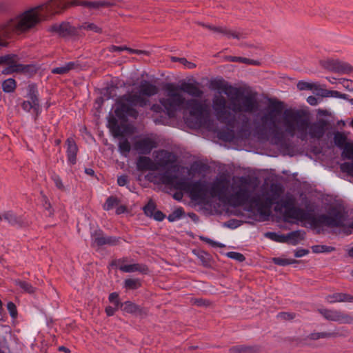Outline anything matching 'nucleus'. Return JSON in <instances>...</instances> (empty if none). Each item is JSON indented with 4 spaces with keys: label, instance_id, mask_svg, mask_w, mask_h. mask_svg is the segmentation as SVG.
Instances as JSON below:
<instances>
[{
    "label": "nucleus",
    "instance_id": "1",
    "mask_svg": "<svg viewBox=\"0 0 353 353\" xmlns=\"http://www.w3.org/2000/svg\"><path fill=\"white\" fill-rule=\"evenodd\" d=\"M281 113V107L272 105L263 117L262 121L275 130H279L281 125L287 134L291 136L296 134L301 139H305L307 135L320 138L324 134L325 124L323 122L310 124L296 112L285 111L282 117Z\"/></svg>",
    "mask_w": 353,
    "mask_h": 353
},
{
    "label": "nucleus",
    "instance_id": "2",
    "mask_svg": "<svg viewBox=\"0 0 353 353\" xmlns=\"http://www.w3.org/2000/svg\"><path fill=\"white\" fill-rule=\"evenodd\" d=\"M166 97V99H161L160 103L170 117H174L176 112L183 110V113H189L197 122L201 123L210 114V107L206 101H186L179 92V88L172 85L167 87Z\"/></svg>",
    "mask_w": 353,
    "mask_h": 353
},
{
    "label": "nucleus",
    "instance_id": "3",
    "mask_svg": "<svg viewBox=\"0 0 353 353\" xmlns=\"http://www.w3.org/2000/svg\"><path fill=\"white\" fill-rule=\"evenodd\" d=\"M225 94L230 99V105H226L225 98L215 95L212 101V108L217 119L225 123H230L235 119V115L240 112H252L256 107V101L250 97L240 99L236 88L230 87L225 90Z\"/></svg>",
    "mask_w": 353,
    "mask_h": 353
},
{
    "label": "nucleus",
    "instance_id": "4",
    "mask_svg": "<svg viewBox=\"0 0 353 353\" xmlns=\"http://www.w3.org/2000/svg\"><path fill=\"white\" fill-rule=\"evenodd\" d=\"M46 8L44 4L31 7L0 23V46H3L2 38L8 37L14 32H28L34 28L43 19Z\"/></svg>",
    "mask_w": 353,
    "mask_h": 353
},
{
    "label": "nucleus",
    "instance_id": "5",
    "mask_svg": "<svg viewBox=\"0 0 353 353\" xmlns=\"http://www.w3.org/2000/svg\"><path fill=\"white\" fill-rule=\"evenodd\" d=\"M159 181L166 185H171L175 189L185 191L189 194L192 200L198 203H205L210 196H214L228 192V181L221 177L214 184L210 191L208 187L202 183H189L185 180L176 181L175 179L171 178L166 174L160 176Z\"/></svg>",
    "mask_w": 353,
    "mask_h": 353
},
{
    "label": "nucleus",
    "instance_id": "6",
    "mask_svg": "<svg viewBox=\"0 0 353 353\" xmlns=\"http://www.w3.org/2000/svg\"><path fill=\"white\" fill-rule=\"evenodd\" d=\"M158 89L156 85L144 81L137 88L136 92L125 95L117 103L114 110L116 116L119 119H124L128 117L136 118L137 112L134 109L137 105L143 107L148 101L143 96L150 97L157 94Z\"/></svg>",
    "mask_w": 353,
    "mask_h": 353
},
{
    "label": "nucleus",
    "instance_id": "7",
    "mask_svg": "<svg viewBox=\"0 0 353 353\" xmlns=\"http://www.w3.org/2000/svg\"><path fill=\"white\" fill-rule=\"evenodd\" d=\"M315 225L320 227L341 228L345 232L353 231V221L346 220L345 214L339 209H333L327 214L321 215L315 220Z\"/></svg>",
    "mask_w": 353,
    "mask_h": 353
},
{
    "label": "nucleus",
    "instance_id": "8",
    "mask_svg": "<svg viewBox=\"0 0 353 353\" xmlns=\"http://www.w3.org/2000/svg\"><path fill=\"white\" fill-rule=\"evenodd\" d=\"M174 157L171 153L165 151H159L156 155V162H153L150 158L141 157L137 161V167L139 170H156L160 168H168L171 167V163Z\"/></svg>",
    "mask_w": 353,
    "mask_h": 353
},
{
    "label": "nucleus",
    "instance_id": "9",
    "mask_svg": "<svg viewBox=\"0 0 353 353\" xmlns=\"http://www.w3.org/2000/svg\"><path fill=\"white\" fill-rule=\"evenodd\" d=\"M249 183L246 178L236 177L233 179L232 199L234 205H243L249 198Z\"/></svg>",
    "mask_w": 353,
    "mask_h": 353
},
{
    "label": "nucleus",
    "instance_id": "10",
    "mask_svg": "<svg viewBox=\"0 0 353 353\" xmlns=\"http://www.w3.org/2000/svg\"><path fill=\"white\" fill-rule=\"evenodd\" d=\"M0 65H6V68L2 71V73L5 74H9L13 72H22L30 75L32 72L35 71L34 66L17 63L15 55L1 57Z\"/></svg>",
    "mask_w": 353,
    "mask_h": 353
},
{
    "label": "nucleus",
    "instance_id": "11",
    "mask_svg": "<svg viewBox=\"0 0 353 353\" xmlns=\"http://www.w3.org/2000/svg\"><path fill=\"white\" fill-rule=\"evenodd\" d=\"M27 97L28 100L24 101L21 104L23 110L37 116L41 112V107L37 97V91L34 86H29Z\"/></svg>",
    "mask_w": 353,
    "mask_h": 353
},
{
    "label": "nucleus",
    "instance_id": "12",
    "mask_svg": "<svg viewBox=\"0 0 353 353\" xmlns=\"http://www.w3.org/2000/svg\"><path fill=\"white\" fill-rule=\"evenodd\" d=\"M321 314L327 320L336 321L340 323H351L353 317L347 314L342 313L337 310L322 309Z\"/></svg>",
    "mask_w": 353,
    "mask_h": 353
},
{
    "label": "nucleus",
    "instance_id": "13",
    "mask_svg": "<svg viewBox=\"0 0 353 353\" xmlns=\"http://www.w3.org/2000/svg\"><path fill=\"white\" fill-rule=\"evenodd\" d=\"M48 30L55 35L67 37L77 34V29L68 22L55 23L49 27Z\"/></svg>",
    "mask_w": 353,
    "mask_h": 353
},
{
    "label": "nucleus",
    "instance_id": "14",
    "mask_svg": "<svg viewBox=\"0 0 353 353\" xmlns=\"http://www.w3.org/2000/svg\"><path fill=\"white\" fill-rule=\"evenodd\" d=\"M284 208V215L286 218L303 220L305 219V212L299 208H295L293 205V201L289 200L287 203L283 205Z\"/></svg>",
    "mask_w": 353,
    "mask_h": 353
},
{
    "label": "nucleus",
    "instance_id": "15",
    "mask_svg": "<svg viewBox=\"0 0 353 353\" xmlns=\"http://www.w3.org/2000/svg\"><path fill=\"white\" fill-rule=\"evenodd\" d=\"M342 150V156L345 159L352 160V162L343 163L341 168L343 171L353 175V142H350Z\"/></svg>",
    "mask_w": 353,
    "mask_h": 353
},
{
    "label": "nucleus",
    "instance_id": "16",
    "mask_svg": "<svg viewBox=\"0 0 353 353\" xmlns=\"http://www.w3.org/2000/svg\"><path fill=\"white\" fill-rule=\"evenodd\" d=\"M155 147L154 141L149 137L143 138L134 143V149L141 154H148Z\"/></svg>",
    "mask_w": 353,
    "mask_h": 353
},
{
    "label": "nucleus",
    "instance_id": "17",
    "mask_svg": "<svg viewBox=\"0 0 353 353\" xmlns=\"http://www.w3.org/2000/svg\"><path fill=\"white\" fill-rule=\"evenodd\" d=\"M321 64L324 68L334 72H345L350 70V67L343 65L341 62L334 59L322 61Z\"/></svg>",
    "mask_w": 353,
    "mask_h": 353
},
{
    "label": "nucleus",
    "instance_id": "18",
    "mask_svg": "<svg viewBox=\"0 0 353 353\" xmlns=\"http://www.w3.org/2000/svg\"><path fill=\"white\" fill-rule=\"evenodd\" d=\"M108 127L112 135L115 137L124 136L125 134V132L122 130L121 128L118 124V121L113 117L109 118Z\"/></svg>",
    "mask_w": 353,
    "mask_h": 353
},
{
    "label": "nucleus",
    "instance_id": "19",
    "mask_svg": "<svg viewBox=\"0 0 353 353\" xmlns=\"http://www.w3.org/2000/svg\"><path fill=\"white\" fill-rule=\"evenodd\" d=\"M297 88L299 90H312L318 94L321 90V85L318 83L305 81H299L297 83Z\"/></svg>",
    "mask_w": 353,
    "mask_h": 353
},
{
    "label": "nucleus",
    "instance_id": "20",
    "mask_svg": "<svg viewBox=\"0 0 353 353\" xmlns=\"http://www.w3.org/2000/svg\"><path fill=\"white\" fill-rule=\"evenodd\" d=\"M326 301L330 303L337 302H352L353 296L347 294L335 293L326 296Z\"/></svg>",
    "mask_w": 353,
    "mask_h": 353
},
{
    "label": "nucleus",
    "instance_id": "21",
    "mask_svg": "<svg viewBox=\"0 0 353 353\" xmlns=\"http://www.w3.org/2000/svg\"><path fill=\"white\" fill-rule=\"evenodd\" d=\"M180 90L194 97H199L203 93L197 86L189 83H183L180 87Z\"/></svg>",
    "mask_w": 353,
    "mask_h": 353
},
{
    "label": "nucleus",
    "instance_id": "22",
    "mask_svg": "<svg viewBox=\"0 0 353 353\" xmlns=\"http://www.w3.org/2000/svg\"><path fill=\"white\" fill-rule=\"evenodd\" d=\"M77 153V147L72 139L67 140V155L68 161L74 164L76 163V156Z\"/></svg>",
    "mask_w": 353,
    "mask_h": 353
},
{
    "label": "nucleus",
    "instance_id": "23",
    "mask_svg": "<svg viewBox=\"0 0 353 353\" xmlns=\"http://www.w3.org/2000/svg\"><path fill=\"white\" fill-rule=\"evenodd\" d=\"M71 4L74 6H82L90 8H99L108 6V3L105 1H87L81 0H71Z\"/></svg>",
    "mask_w": 353,
    "mask_h": 353
},
{
    "label": "nucleus",
    "instance_id": "24",
    "mask_svg": "<svg viewBox=\"0 0 353 353\" xmlns=\"http://www.w3.org/2000/svg\"><path fill=\"white\" fill-rule=\"evenodd\" d=\"M304 233L301 231H294L285 235V243L292 245L298 244L303 239Z\"/></svg>",
    "mask_w": 353,
    "mask_h": 353
},
{
    "label": "nucleus",
    "instance_id": "25",
    "mask_svg": "<svg viewBox=\"0 0 353 353\" xmlns=\"http://www.w3.org/2000/svg\"><path fill=\"white\" fill-rule=\"evenodd\" d=\"M272 200H267L263 205H260L258 202H254L251 205L252 207L256 208V211L261 215L268 214L271 205L272 204Z\"/></svg>",
    "mask_w": 353,
    "mask_h": 353
},
{
    "label": "nucleus",
    "instance_id": "26",
    "mask_svg": "<svg viewBox=\"0 0 353 353\" xmlns=\"http://www.w3.org/2000/svg\"><path fill=\"white\" fill-rule=\"evenodd\" d=\"M334 141L335 145L341 149L344 148L350 142L347 140V137L341 132H337L335 134Z\"/></svg>",
    "mask_w": 353,
    "mask_h": 353
},
{
    "label": "nucleus",
    "instance_id": "27",
    "mask_svg": "<svg viewBox=\"0 0 353 353\" xmlns=\"http://www.w3.org/2000/svg\"><path fill=\"white\" fill-rule=\"evenodd\" d=\"M323 97H333V98H340L346 99L347 95L345 94H341V92L336 90H327L321 88L320 90V93L319 94Z\"/></svg>",
    "mask_w": 353,
    "mask_h": 353
},
{
    "label": "nucleus",
    "instance_id": "28",
    "mask_svg": "<svg viewBox=\"0 0 353 353\" xmlns=\"http://www.w3.org/2000/svg\"><path fill=\"white\" fill-rule=\"evenodd\" d=\"M74 68V63L69 62L61 66L54 68L52 70V72L54 74H64L69 72L71 70Z\"/></svg>",
    "mask_w": 353,
    "mask_h": 353
},
{
    "label": "nucleus",
    "instance_id": "29",
    "mask_svg": "<svg viewBox=\"0 0 353 353\" xmlns=\"http://www.w3.org/2000/svg\"><path fill=\"white\" fill-rule=\"evenodd\" d=\"M121 271L124 272H144L145 267H141L139 264L122 265L119 267Z\"/></svg>",
    "mask_w": 353,
    "mask_h": 353
},
{
    "label": "nucleus",
    "instance_id": "30",
    "mask_svg": "<svg viewBox=\"0 0 353 353\" xmlns=\"http://www.w3.org/2000/svg\"><path fill=\"white\" fill-rule=\"evenodd\" d=\"M121 309L128 313L135 314L139 311V307L134 303L126 301L121 304Z\"/></svg>",
    "mask_w": 353,
    "mask_h": 353
},
{
    "label": "nucleus",
    "instance_id": "31",
    "mask_svg": "<svg viewBox=\"0 0 353 353\" xmlns=\"http://www.w3.org/2000/svg\"><path fill=\"white\" fill-rule=\"evenodd\" d=\"M94 243H96L97 245H104V244H109V245H114L117 242V239L113 237H105V236H95L94 237Z\"/></svg>",
    "mask_w": 353,
    "mask_h": 353
},
{
    "label": "nucleus",
    "instance_id": "32",
    "mask_svg": "<svg viewBox=\"0 0 353 353\" xmlns=\"http://www.w3.org/2000/svg\"><path fill=\"white\" fill-rule=\"evenodd\" d=\"M2 88L5 92H12L16 88V82L13 79H8L2 83Z\"/></svg>",
    "mask_w": 353,
    "mask_h": 353
},
{
    "label": "nucleus",
    "instance_id": "33",
    "mask_svg": "<svg viewBox=\"0 0 353 353\" xmlns=\"http://www.w3.org/2000/svg\"><path fill=\"white\" fill-rule=\"evenodd\" d=\"M184 214V211L182 208L179 207L174 210V211L169 214L168 219L170 222L178 221L182 218Z\"/></svg>",
    "mask_w": 353,
    "mask_h": 353
},
{
    "label": "nucleus",
    "instance_id": "34",
    "mask_svg": "<svg viewBox=\"0 0 353 353\" xmlns=\"http://www.w3.org/2000/svg\"><path fill=\"white\" fill-rule=\"evenodd\" d=\"M265 236L279 243H285V235L281 234V233H276V232H268L265 234Z\"/></svg>",
    "mask_w": 353,
    "mask_h": 353
},
{
    "label": "nucleus",
    "instance_id": "35",
    "mask_svg": "<svg viewBox=\"0 0 353 353\" xmlns=\"http://www.w3.org/2000/svg\"><path fill=\"white\" fill-rule=\"evenodd\" d=\"M7 221L11 225H15L18 223L17 216L10 212H5L3 214H0V221Z\"/></svg>",
    "mask_w": 353,
    "mask_h": 353
},
{
    "label": "nucleus",
    "instance_id": "36",
    "mask_svg": "<svg viewBox=\"0 0 353 353\" xmlns=\"http://www.w3.org/2000/svg\"><path fill=\"white\" fill-rule=\"evenodd\" d=\"M312 250L314 253L331 252L334 250V248L331 246L318 245L312 246Z\"/></svg>",
    "mask_w": 353,
    "mask_h": 353
},
{
    "label": "nucleus",
    "instance_id": "37",
    "mask_svg": "<svg viewBox=\"0 0 353 353\" xmlns=\"http://www.w3.org/2000/svg\"><path fill=\"white\" fill-rule=\"evenodd\" d=\"M227 60L234 62H242L247 64L256 65L257 62L256 61L250 60L246 58H243L240 57H232L230 56L227 57Z\"/></svg>",
    "mask_w": 353,
    "mask_h": 353
},
{
    "label": "nucleus",
    "instance_id": "38",
    "mask_svg": "<svg viewBox=\"0 0 353 353\" xmlns=\"http://www.w3.org/2000/svg\"><path fill=\"white\" fill-rule=\"evenodd\" d=\"M118 204V199L115 197H109L103 205V209L105 210H110L113 208L114 206Z\"/></svg>",
    "mask_w": 353,
    "mask_h": 353
},
{
    "label": "nucleus",
    "instance_id": "39",
    "mask_svg": "<svg viewBox=\"0 0 353 353\" xmlns=\"http://www.w3.org/2000/svg\"><path fill=\"white\" fill-rule=\"evenodd\" d=\"M145 214L151 217L154 212L156 211V205L154 202L149 201L148 203L143 208Z\"/></svg>",
    "mask_w": 353,
    "mask_h": 353
},
{
    "label": "nucleus",
    "instance_id": "40",
    "mask_svg": "<svg viewBox=\"0 0 353 353\" xmlns=\"http://www.w3.org/2000/svg\"><path fill=\"white\" fill-rule=\"evenodd\" d=\"M119 150L121 153L126 154L130 150V144L128 140H121L119 144Z\"/></svg>",
    "mask_w": 353,
    "mask_h": 353
},
{
    "label": "nucleus",
    "instance_id": "41",
    "mask_svg": "<svg viewBox=\"0 0 353 353\" xmlns=\"http://www.w3.org/2000/svg\"><path fill=\"white\" fill-rule=\"evenodd\" d=\"M140 286L138 279H130L125 281V287L128 289H137Z\"/></svg>",
    "mask_w": 353,
    "mask_h": 353
},
{
    "label": "nucleus",
    "instance_id": "42",
    "mask_svg": "<svg viewBox=\"0 0 353 353\" xmlns=\"http://www.w3.org/2000/svg\"><path fill=\"white\" fill-rule=\"evenodd\" d=\"M16 284L18 286H19L20 288L23 290L24 292H27L29 293H32L34 292L33 287L25 281H17Z\"/></svg>",
    "mask_w": 353,
    "mask_h": 353
},
{
    "label": "nucleus",
    "instance_id": "43",
    "mask_svg": "<svg viewBox=\"0 0 353 353\" xmlns=\"http://www.w3.org/2000/svg\"><path fill=\"white\" fill-rule=\"evenodd\" d=\"M80 28L86 29L88 30H92L95 32H99L101 30V28L99 27H98L97 25H95L94 23H84L81 26Z\"/></svg>",
    "mask_w": 353,
    "mask_h": 353
},
{
    "label": "nucleus",
    "instance_id": "44",
    "mask_svg": "<svg viewBox=\"0 0 353 353\" xmlns=\"http://www.w3.org/2000/svg\"><path fill=\"white\" fill-rule=\"evenodd\" d=\"M273 261L275 264L282 266L292 264L293 263V260L292 259H286L282 258H274Z\"/></svg>",
    "mask_w": 353,
    "mask_h": 353
},
{
    "label": "nucleus",
    "instance_id": "45",
    "mask_svg": "<svg viewBox=\"0 0 353 353\" xmlns=\"http://www.w3.org/2000/svg\"><path fill=\"white\" fill-rule=\"evenodd\" d=\"M228 256L230 258L235 259L239 261H243L245 259V257L242 254L236 252H228Z\"/></svg>",
    "mask_w": 353,
    "mask_h": 353
},
{
    "label": "nucleus",
    "instance_id": "46",
    "mask_svg": "<svg viewBox=\"0 0 353 353\" xmlns=\"http://www.w3.org/2000/svg\"><path fill=\"white\" fill-rule=\"evenodd\" d=\"M179 62H180L185 68L192 69L196 67V65L194 63L188 61L185 58L178 59Z\"/></svg>",
    "mask_w": 353,
    "mask_h": 353
},
{
    "label": "nucleus",
    "instance_id": "47",
    "mask_svg": "<svg viewBox=\"0 0 353 353\" xmlns=\"http://www.w3.org/2000/svg\"><path fill=\"white\" fill-rule=\"evenodd\" d=\"M109 301L114 303L117 307L121 305V303L119 301V295L116 292H113L110 294Z\"/></svg>",
    "mask_w": 353,
    "mask_h": 353
},
{
    "label": "nucleus",
    "instance_id": "48",
    "mask_svg": "<svg viewBox=\"0 0 353 353\" xmlns=\"http://www.w3.org/2000/svg\"><path fill=\"white\" fill-rule=\"evenodd\" d=\"M7 308H8V311L10 312V315L12 317H14L17 314V310H16L15 305L12 302H9L7 304Z\"/></svg>",
    "mask_w": 353,
    "mask_h": 353
},
{
    "label": "nucleus",
    "instance_id": "49",
    "mask_svg": "<svg viewBox=\"0 0 353 353\" xmlns=\"http://www.w3.org/2000/svg\"><path fill=\"white\" fill-rule=\"evenodd\" d=\"M151 217H152L156 221H161L164 219L165 215L161 211L156 210Z\"/></svg>",
    "mask_w": 353,
    "mask_h": 353
},
{
    "label": "nucleus",
    "instance_id": "50",
    "mask_svg": "<svg viewBox=\"0 0 353 353\" xmlns=\"http://www.w3.org/2000/svg\"><path fill=\"white\" fill-rule=\"evenodd\" d=\"M128 183V177L125 175H121L117 179V183L120 186H124Z\"/></svg>",
    "mask_w": 353,
    "mask_h": 353
},
{
    "label": "nucleus",
    "instance_id": "51",
    "mask_svg": "<svg viewBox=\"0 0 353 353\" xmlns=\"http://www.w3.org/2000/svg\"><path fill=\"white\" fill-rule=\"evenodd\" d=\"M307 102L311 105H316L319 104L318 99L313 96L308 97L307 98Z\"/></svg>",
    "mask_w": 353,
    "mask_h": 353
},
{
    "label": "nucleus",
    "instance_id": "52",
    "mask_svg": "<svg viewBox=\"0 0 353 353\" xmlns=\"http://www.w3.org/2000/svg\"><path fill=\"white\" fill-rule=\"evenodd\" d=\"M224 225L230 228H236L238 226H239V224L237 221H228V223H224Z\"/></svg>",
    "mask_w": 353,
    "mask_h": 353
},
{
    "label": "nucleus",
    "instance_id": "53",
    "mask_svg": "<svg viewBox=\"0 0 353 353\" xmlns=\"http://www.w3.org/2000/svg\"><path fill=\"white\" fill-rule=\"evenodd\" d=\"M54 183H55L56 186L58 188L61 189V188H63L62 181H61V179L59 178V176H55L54 177Z\"/></svg>",
    "mask_w": 353,
    "mask_h": 353
},
{
    "label": "nucleus",
    "instance_id": "54",
    "mask_svg": "<svg viewBox=\"0 0 353 353\" xmlns=\"http://www.w3.org/2000/svg\"><path fill=\"white\" fill-rule=\"evenodd\" d=\"M308 253V251L307 250H297L296 252H295V256L296 257H302L305 255H306Z\"/></svg>",
    "mask_w": 353,
    "mask_h": 353
},
{
    "label": "nucleus",
    "instance_id": "55",
    "mask_svg": "<svg viewBox=\"0 0 353 353\" xmlns=\"http://www.w3.org/2000/svg\"><path fill=\"white\" fill-rule=\"evenodd\" d=\"M115 311L116 309L110 306H108L105 308V312L107 315L109 316H112L114 314Z\"/></svg>",
    "mask_w": 353,
    "mask_h": 353
},
{
    "label": "nucleus",
    "instance_id": "56",
    "mask_svg": "<svg viewBox=\"0 0 353 353\" xmlns=\"http://www.w3.org/2000/svg\"><path fill=\"white\" fill-rule=\"evenodd\" d=\"M225 34L232 37L233 38L240 39L241 37L239 34L234 31H225Z\"/></svg>",
    "mask_w": 353,
    "mask_h": 353
},
{
    "label": "nucleus",
    "instance_id": "57",
    "mask_svg": "<svg viewBox=\"0 0 353 353\" xmlns=\"http://www.w3.org/2000/svg\"><path fill=\"white\" fill-rule=\"evenodd\" d=\"M110 51L111 52H117V51H122V50H125V46H112L110 47Z\"/></svg>",
    "mask_w": 353,
    "mask_h": 353
},
{
    "label": "nucleus",
    "instance_id": "58",
    "mask_svg": "<svg viewBox=\"0 0 353 353\" xmlns=\"http://www.w3.org/2000/svg\"><path fill=\"white\" fill-rule=\"evenodd\" d=\"M125 50L128 51L131 54H142V53H143V52L141 50H133L131 48H128L127 47H125Z\"/></svg>",
    "mask_w": 353,
    "mask_h": 353
},
{
    "label": "nucleus",
    "instance_id": "59",
    "mask_svg": "<svg viewBox=\"0 0 353 353\" xmlns=\"http://www.w3.org/2000/svg\"><path fill=\"white\" fill-rule=\"evenodd\" d=\"M339 83L343 84V85L347 88H349V84L350 83L349 80L345 79H340Z\"/></svg>",
    "mask_w": 353,
    "mask_h": 353
},
{
    "label": "nucleus",
    "instance_id": "60",
    "mask_svg": "<svg viewBox=\"0 0 353 353\" xmlns=\"http://www.w3.org/2000/svg\"><path fill=\"white\" fill-rule=\"evenodd\" d=\"M279 316L284 319H289L292 318V315L288 313H281L279 314Z\"/></svg>",
    "mask_w": 353,
    "mask_h": 353
},
{
    "label": "nucleus",
    "instance_id": "61",
    "mask_svg": "<svg viewBox=\"0 0 353 353\" xmlns=\"http://www.w3.org/2000/svg\"><path fill=\"white\" fill-rule=\"evenodd\" d=\"M325 335V334H323V333L312 334V338L314 339H319V338L324 337Z\"/></svg>",
    "mask_w": 353,
    "mask_h": 353
},
{
    "label": "nucleus",
    "instance_id": "62",
    "mask_svg": "<svg viewBox=\"0 0 353 353\" xmlns=\"http://www.w3.org/2000/svg\"><path fill=\"white\" fill-rule=\"evenodd\" d=\"M207 241L209 243L212 244L213 246H216V247H220V248H222L223 246V245H222L221 243L214 242V241H212V240H210V239H208Z\"/></svg>",
    "mask_w": 353,
    "mask_h": 353
},
{
    "label": "nucleus",
    "instance_id": "63",
    "mask_svg": "<svg viewBox=\"0 0 353 353\" xmlns=\"http://www.w3.org/2000/svg\"><path fill=\"white\" fill-rule=\"evenodd\" d=\"M161 108L159 107V105H154L152 107V110L154 111V112H159L160 111V109Z\"/></svg>",
    "mask_w": 353,
    "mask_h": 353
},
{
    "label": "nucleus",
    "instance_id": "64",
    "mask_svg": "<svg viewBox=\"0 0 353 353\" xmlns=\"http://www.w3.org/2000/svg\"><path fill=\"white\" fill-rule=\"evenodd\" d=\"M347 254L349 256L353 258V247L348 249Z\"/></svg>",
    "mask_w": 353,
    "mask_h": 353
}]
</instances>
